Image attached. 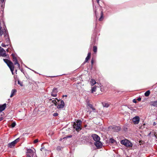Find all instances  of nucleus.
<instances>
[{
    "instance_id": "26",
    "label": "nucleus",
    "mask_w": 157,
    "mask_h": 157,
    "mask_svg": "<svg viewBox=\"0 0 157 157\" xmlns=\"http://www.w3.org/2000/svg\"><path fill=\"white\" fill-rule=\"evenodd\" d=\"M4 31H3L2 29V27L0 25V35L2 36L4 34Z\"/></svg>"
},
{
    "instance_id": "45",
    "label": "nucleus",
    "mask_w": 157,
    "mask_h": 157,
    "mask_svg": "<svg viewBox=\"0 0 157 157\" xmlns=\"http://www.w3.org/2000/svg\"><path fill=\"white\" fill-rule=\"evenodd\" d=\"M19 69L21 70V72H22L25 75V74L24 73V71L23 70V69L19 68Z\"/></svg>"
},
{
    "instance_id": "46",
    "label": "nucleus",
    "mask_w": 157,
    "mask_h": 157,
    "mask_svg": "<svg viewBox=\"0 0 157 157\" xmlns=\"http://www.w3.org/2000/svg\"><path fill=\"white\" fill-rule=\"evenodd\" d=\"M1 46L3 47H6V45L4 43H2L1 44Z\"/></svg>"
},
{
    "instance_id": "16",
    "label": "nucleus",
    "mask_w": 157,
    "mask_h": 157,
    "mask_svg": "<svg viewBox=\"0 0 157 157\" xmlns=\"http://www.w3.org/2000/svg\"><path fill=\"white\" fill-rule=\"evenodd\" d=\"M3 35L4 36V37L5 38L9 37V33L7 29H6V30H5V31H4Z\"/></svg>"
},
{
    "instance_id": "12",
    "label": "nucleus",
    "mask_w": 157,
    "mask_h": 157,
    "mask_svg": "<svg viewBox=\"0 0 157 157\" xmlns=\"http://www.w3.org/2000/svg\"><path fill=\"white\" fill-rule=\"evenodd\" d=\"M109 128L111 129L113 132H118V126L115 125L110 126H109Z\"/></svg>"
},
{
    "instance_id": "10",
    "label": "nucleus",
    "mask_w": 157,
    "mask_h": 157,
    "mask_svg": "<svg viewBox=\"0 0 157 157\" xmlns=\"http://www.w3.org/2000/svg\"><path fill=\"white\" fill-rule=\"evenodd\" d=\"M95 142L99 141L100 140V137L96 134H93L91 136Z\"/></svg>"
},
{
    "instance_id": "55",
    "label": "nucleus",
    "mask_w": 157,
    "mask_h": 157,
    "mask_svg": "<svg viewBox=\"0 0 157 157\" xmlns=\"http://www.w3.org/2000/svg\"><path fill=\"white\" fill-rule=\"evenodd\" d=\"M6 0H0V2H1L2 3H3V2H5V1Z\"/></svg>"
},
{
    "instance_id": "38",
    "label": "nucleus",
    "mask_w": 157,
    "mask_h": 157,
    "mask_svg": "<svg viewBox=\"0 0 157 157\" xmlns=\"http://www.w3.org/2000/svg\"><path fill=\"white\" fill-rule=\"evenodd\" d=\"M17 83L21 86H23L22 83L19 80H18Z\"/></svg>"
},
{
    "instance_id": "3",
    "label": "nucleus",
    "mask_w": 157,
    "mask_h": 157,
    "mask_svg": "<svg viewBox=\"0 0 157 157\" xmlns=\"http://www.w3.org/2000/svg\"><path fill=\"white\" fill-rule=\"evenodd\" d=\"M120 142L122 144L128 147H132L133 146L132 143L126 139L121 140Z\"/></svg>"
},
{
    "instance_id": "44",
    "label": "nucleus",
    "mask_w": 157,
    "mask_h": 157,
    "mask_svg": "<svg viewBox=\"0 0 157 157\" xmlns=\"http://www.w3.org/2000/svg\"><path fill=\"white\" fill-rule=\"evenodd\" d=\"M21 60V63L23 65H24L26 68H28L29 69H30L26 65H25L24 64L22 61V60Z\"/></svg>"
},
{
    "instance_id": "47",
    "label": "nucleus",
    "mask_w": 157,
    "mask_h": 157,
    "mask_svg": "<svg viewBox=\"0 0 157 157\" xmlns=\"http://www.w3.org/2000/svg\"><path fill=\"white\" fill-rule=\"evenodd\" d=\"M6 29H7L6 28V25H5L3 27V29H2L3 31H5V30H6Z\"/></svg>"
},
{
    "instance_id": "11",
    "label": "nucleus",
    "mask_w": 157,
    "mask_h": 157,
    "mask_svg": "<svg viewBox=\"0 0 157 157\" xmlns=\"http://www.w3.org/2000/svg\"><path fill=\"white\" fill-rule=\"evenodd\" d=\"M60 103L58 104L57 108L58 109H63L65 106V104L63 100H61L60 101Z\"/></svg>"
},
{
    "instance_id": "61",
    "label": "nucleus",
    "mask_w": 157,
    "mask_h": 157,
    "mask_svg": "<svg viewBox=\"0 0 157 157\" xmlns=\"http://www.w3.org/2000/svg\"><path fill=\"white\" fill-rule=\"evenodd\" d=\"M86 62H85V61L82 64L81 66H82V65H83L86 63Z\"/></svg>"
},
{
    "instance_id": "19",
    "label": "nucleus",
    "mask_w": 157,
    "mask_h": 157,
    "mask_svg": "<svg viewBox=\"0 0 157 157\" xmlns=\"http://www.w3.org/2000/svg\"><path fill=\"white\" fill-rule=\"evenodd\" d=\"M15 144L13 141L10 143L9 144H8V146L9 147L12 148L13 147H14L15 146Z\"/></svg>"
},
{
    "instance_id": "7",
    "label": "nucleus",
    "mask_w": 157,
    "mask_h": 157,
    "mask_svg": "<svg viewBox=\"0 0 157 157\" xmlns=\"http://www.w3.org/2000/svg\"><path fill=\"white\" fill-rule=\"evenodd\" d=\"M3 60L4 62L7 64V65L9 67L13 64V62L10 59H4Z\"/></svg>"
},
{
    "instance_id": "51",
    "label": "nucleus",
    "mask_w": 157,
    "mask_h": 157,
    "mask_svg": "<svg viewBox=\"0 0 157 157\" xmlns=\"http://www.w3.org/2000/svg\"><path fill=\"white\" fill-rule=\"evenodd\" d=\"M10 46L11 47V48H9L11 50V51H12L13 50V48L11 46V45H10Z\"/></svg>"
},
{
    "instance_id": "53",
    "label": "nucleus",
    "mask_w": 157,
    "mask_h": 157,
    "mask_svg": "<svg viewBox=\"0 0 157 157\" xmlns=\"http://www.w3.org/2000/svg\"><path fill=\"white\" fill-rule=\"evenodd\" d=\"M55 99H56V100H57L58 102H59V101H61V100H60V99H58L57 98H55Z\"/></svg>"
},
{
    "instance_id": "8",
    "label": "nucleus",
    "mask_w": 157,
    "mask_h": 157,
    "mask_svg": "<svg viewBox=\"0 0 157 157\" xmlns=\"http://www.w3.org/2000/svg\"><path fill=\"white\" fill-rule=\"evenodd\" d=\"M140 117L138 116H136L132 118V121L134 124H138L140 121Z\"/></svg>"
},
{
    "instance_id": "42",
    "label": "nucleus",
    "mask_w": 157,
    "mask_h": 157,
    "mask_svg": "<svg viewBox=\"0 0 157 157\" xmlns=\"http://www.w3.org/2000/svg\"><path fill=\"white\" fill-rule=\"evenodd\" d=\"M41 149H44L45 151H47V150L46 149H44V145H43V144H41Z\"/></svg>"
},
{
    "instance_id": "63",
    "label": "nucleus",
    "mask_w": 157,
    "mask_h": 157,
    "mask_svg": "<svg viewBox=\"0 0 157 157\" xmlns=\"http://www.w3.org/2000/svg\"><path fill=\"white\" fill-rule=\"evenodd\" d=\"M6 51L7 52H9V48H8L7 49H6Z\"/></svg>"
},
{
    "instance_id": "32",
    "label": "nucleus",
    "mask_w": 157,
    "mask_h": 157,
    "mask_svg": "<svg viewBox=\"0 0 157 157\" xmlns=\"http://www.w3.org/2000/svg\"><path fill=\"white\" fill-rule=\"evenodd\" d=\"M100 90L101 92L103 91L104 90V88L103 86L100 84Z\"/></svg>"
},
{
    "instance_id": "41",
    "label": "nucleus",
    "mask_w": 157,
    "mask_h": 157,
    "mask_svg": "<svg viewBox=\"0 0 157 157\" xmlns=\"http://www.w3.org/2000/svg\"><path fill=\"white\" fill-rule=\"evenodd\" d=\"M87 105L90 108H91L93 107V105L92 104L89 103L87 104Z\"/></svg>"
},
{
    "instance_id": "23",
    "label": "nucleus",
    "mask_w": 157,
    "mask_h": 157,
    "mask_svg": "<svg viewBox=\"0 0 157 157\" xmlns=\"http://www.w3.org/2000/svg\"><path fill=\"white\" fill-rule=\"evenodd\" d=\"M96 83V81L93 78L91 79V80L90 81V84L91 86H93Z\"/></svg>"
},
{
    "instance_id": "64",
    "label": "nucleus",
    "mask_w": 157,
    "mask_h": 157,
    "mask_svg": "<svg viewBox=\"0 0 157 157\" xmlns=\"http://www.w3.org/2000/svg\"><path fill=\"white\" fill-rule=\"evenodd\" d=\"M151 134V132H150V133L148 134V136H150Z\"/></svg>"
},
{
    "instance_id": "48",
    "label": "nucleus",
    "mask_w": 157,
    "mask_h": 157,
    "mask_svg": "<svg viewBox=\"0 0 157 157\" xmlns=\"http://www.w3.org/2000/svg\"><path fill=\"white\" fill-rule=\"evenodd\" d=\"M53 103L55 106H57V105H58L57 102L56 101H55Z\"/></svg>"
},
{
    "instance_id": "20",
    "label": "nucleus",
    "mask_w": 157,
    "mask_h": 157,
    "mask_svg": "<svg viewBox=\"0 0 157 157\" xmlns=\"http://www.w3.org/2000/svg\"><path fill=\"white\" fill-rule=\"evenodd\" d=\"M11 71V72L12 74L13 75H14L13 71L14 70L15 67L14 66V64L11 65V66L9 67Z\"/></svg>"
},
{
    "instance_id": "4",
    "label": "nucleus",
    "mask_w": 157,
    "mask_h": 157,
    "mask_svg": "<svg viewBox=\"0 0 157 157\" xmlns=\"http://www.w3.org/2000/svg\"><path fill=\"white\" fill-rule=\"evenodd\" d=\"M26 152V157H37L36 154L31 149H28Z\"/></svg>"
},
{
    "instance_id": "62",
    "label": "nucleus",
    "mask_w": 157,
    "mask_h": 157,
    "mask_svg": "<svg viewBox=\"0 0 157 157\" xmlns=\"http://www.w3.org/2000/svg\"><path fill=\"white\" fill-rule=\"evenodd\" d=\"M30 70H32V71H34L36 73H37V74L38 73L36 72V71H34L33 70H32L31 69H30Z\"/></svg>"
},
{
    "instance_id": "49",
    "label": "nucleus",
    "mask_w": 157,
    "mask_h": 157,
    "mask_svg": "<svg viewBox=\"0 0 157 157\" xmlns=\"http://www.w3.org/2000/svg\"><path fill=\"white\" fill-rule=\"evenodd\" d=\"M132 101L133 102H134V103H136L137 102V101H136V99H133V100Z\"/></svg>"
},
{
    "instance_id": "56",
    "label": "nucleus",
    "mask_w": 157,
    "mask_h": 157,
    "mask_svg": "<svg viewBox=\"0 0 157 157\" xmlns=\"http://www.w3.org/2000/svg\"><path fill=\"white\" fill-rule=\"evenodd\" d=\"M67 97V95H62V97L63 98H64V97Z\"/></svg>"
},
{
    "instance_id": "36",
    "label": "nucleus",
    "mask_w": 157,
    "mask_h": 157,
    "mask_svg": "<svg viewBox=\"0 0 157 157\" xmlns=\"http://www.w3.org/2000/svg\"><path fill=\"white\" fill-rule=\"evenodd\" d=\"M51 95L52 96L54 97H56L57 96V93H55L52 92H51Z\"/></svg>"
},
{
    "instance_id": "33",
    "label": "nucleus",
    "mask_w": 157,
    "mask_h": 157,
    "mask_svg": "<svg viewBox=\"0 0 157 157\" xmlns=\"http://www.w3.org/2000/svg\"><path fill=\"white\" fill-rule=\"evenodd\" d=\"M21 137V136L20 137H19L17 138L16 140H14L13 141L15 143V144H16L17 142H19L20 138Z\"/></svg>"
},
{
    "instance_id": "9",
    "label": "nucleus",
    "mask_w": 157,
    "mask_h": 157,
    "mask_svg": "<svg viewBox=\"0 0 157 157\" xmlns=\"http://www.w3.org/2000/svg\"><path fill=\"white\" fill-rule=\"evenodd\" d=\"M6 107V103L3 104H0V113H2L4 114V113L2 111L5 110Z\"/></svg>"
},
{
    "instance_id": "34",
    "label": "nucleus",
    "mask_w": 157,
    "mask_h": 157,
    "mask_svg": "<svg viewBox=\"0 0 157 157\" xmlns=\"http://www.w3.org/2000/svg\"><path fill=\"white\" fill-rule=\"evenodd\" d=\"M103 105L104 107H105L106 108L108 107L109 106V104L107 103H103Z\"/></svg>"
},
{
    "instance_id": "29",
    "label": "nucleus",
    "mask_w": 157,
    "mask_h": 157,
    "mask_svg": "<svg viewBox=\"0 0 157 157\" xmlns=\"http://www.w3.org/2000/svg\"><path fill=\"white\" fill-rule=\"evenodd\" d=\"M93 51L94 52L96 53L97 52V46H94L93 47Z\"/></svg>"
},
{
    "instance_id": "43",
    "label": "nucleus",
    "mask_w": 157,
    "mask_h": 157,
    "mask_svg": "<svg viewBox=\"0 0 157 157\" xmlns=\"http://www.w3.org/2000/svg\"><path fill=\"white\" fill-rule=\"evenodd\" d=\"M38 142V139H36L34 141V144H36Z\"/></svg>"
},
{
    "instance_id": "60",
    "label": "nucleus",
    "mask_w": 157,
    "mask_h": 157,
    "mask_svg": "<svg viewBox=\"0 0 157 157\" xmlns=\"http://www.w3.org/2000/svg\"><path fill=\"white\" fill-rule=\"evenodd\" d=\"M99 1H100V0H96L97 3L99 4V6H100L99 4Z\"/></svg>"
},
{
    "instance_id": "25",
    "label": "nucleus",
    "mask_w": 157,
    "mask_h": 157,
    "mask_svg": "<svg viewBox=\"0 0 157 157\" xmlns=\"http://www.w3.org/2000/svg\"><path fill=\"white\" fill-rule=\"evenodd\" d=\"M150 94V90H148L144 93V95L146 97H148Z\"/></svg>"
},
{
    "instance_id": "24",
    "label": "nucleus",
    "mask_w": 157,
    "mask_h": 157,
    "mask_svg": "<svg viewBox=\"0 0 157 157\" xmlns=\"http://www.w3.org/2000/svg\"><path fill=\"white\" fill-rule=\"evenodd\" d=\"M5 40L7 44H10L11 43L10 40V37L5 38Z\"/></svg>"
},
{
    "instance_id": "14",
    "label": "nucleus",
    "mask_w": 157,
    "mask_h": 157,
    "mask_svg": "<svg viewBox=\"0 0 157 157\" xmlns=\"http://www.w3.org/2000/svg\"><path fill=\"white\" fill-rule=\"evenodd\" d=\"M11 56L12 57V60L14 63H15L16 62H18L17 59L16 57L15 56L14 54L13 53H12L11 55Z\"/></svg>"
},
{
    "instance_id": "1",
    "label": "nucleus",
    "mask_w": 157,
    "mask_h": 157,
    "mask_svg": "<svg viewBox=\"0 0 157 157\" xmlns=\"http://www.w3.org/2000/svg\"><path fill=\"white\" fill-rule=\"evenodd\" d=\"M97 24L95 26L94 33L92 34L91 38V40L90 42L91 45H94L95 44H96L98 40V38L97 36V31L96 29V28Z\"/></svg>"
},
{
    "instance_id": "5",
    "label": "nucleus",
    "mask_w": 157,
    "mask_h": 157,
    "mask_svg": "<svg viewBox=\"0 0 157 157\" xmlns=\"http://www.w3.org/2000/svg\"><path fill=\"white\" fill-rule=\"evenodd\" d=\"M5 57L9 58L8 55H6L5 50L0 46V56Z\"/></svg>"
},
{
    "instance_id": "54",
    "label": "nucleus",
    "mask_w": 157,
    "mask_h": 157,
    "mask_svg": "<svg viewBox=\"0 0 157 157\" xmlns=\"http://www.w3.org/2000/svg\"><path fill=\"white\" fill-rule=\"evenodd\" d=\"M91 109L94 112V111L95 110V109L93 107Z\"/></svg>"
},
{
    "instance_id": "50",
    "label": "nucleus",
    "mask_w": 157,
    "mask_h": 157,
    "mask_svg": "<svg viewBox=\"0 0 157 157\" xmlns=\"http://www.w3.org/2000/svg\"><path fill=\"white\" fill-rule=\"evenodd\" d=\"M141 98L139 97L137 99V100H138L139 101H140L141 100Z\"/></svg>"
},
{
    "instance_id": "40",
    "label": "nucleus",
    "mask_w": 157,
    "mask_h": 157,
    "mask_svg": "<svg viewBox=\"0 0 157 157\" xmlns=\"http://www.w3.org/2000/svg\"><path fill=\"white\" fill-rule=\"evenodd\" d=\"M72 137V136L71 135L67 136L66 137H64L63 138V139L64 138H71Z\"/></svg>"
},
{
    "instance_id": "30",
    "label": "nucleus",
    "mask_w": 157,
    "mask_h": 157,
    "mask_svg": "<svg viewBox=\"0 0 157 157\" xmlns=\"http://www.w3.org/2000/svg\"><path fill=\"white\" fill-rule=\"evenodd\" d=\"M16 124L15 122H12L11 124V127L12 128H14L15 126L16 125Z\"/></svg>"
},
{
    "instance_id": "17",
    "label": "nucleus",
    "mask_w": 157,
    "mask_h": 157,
    "mask_svg": "<svg viewBox=\"0 0 157 157\" xmlns=\"http://www.w3.org/2000/svg\"><path fill=\"white\" fill-rule=\"evenodd\" d=\"M109 143L113 144H117V143L116 141L113 138H111L109 139Z\"/></svg>"
},
{
    "instance_id": "37",
    "label": "nucleus",
    "mask_w": 157,
    "mask_h": 157,
    "mask_svg": "<svg viewBox=\"0 0 157 157\" xmlns=\"http://www.w3.org/2000/svg\"><path fill=\"white\" fill-rule=\"evenodd\" d=\"M14 64L15 65L17 64L18 67V68H20V65L19 63H18V61L17 62H16L15 63H14Z\"/></svg>"
},
{
    "instance_id": "6",
    "label": "nucleus",
    "mask_w": 157,
    "mask_h": 157,
    "mask_svg": "<svg viewBox=\"0 0 157 157\" xmlns=\"http://www.w3.org/2000/svg\"><path fill=\"white\" fill-rule=\"evenodd\" d=\"M94 144L97 149H100L102 148L103 145L102 143L100 140L97 142H95Z\"/></svg>"
},
{
    "instance_id": "2",
    "label": "nucleus",
    "mask_w": 157,
    "mask_h": 157,
    "mask_svg": "<svg viewBox=\"0 0 157 157\" xmlns=\"http://www.w3.org/2000/svg\"><path fill=\"white\" fill-rule=\"evenodd\" d=\"M76 123L74 122L75 125L73 126V128L75 129L76 131L78 132L80 130L82 129L81 124L82 121L78 119L75 120Z\"/></svg>"
},
{
    "instance_id": "18",
    "label": "nucleus",
    "mask_w": 157,
    "mask_h": 157,
    "mask_svg": "<svg viewBox=\"0 0 157 157\" xmlns=\"http://www.w3.org/2000/svg\"><path fill=\"white\" fill-rule=\"evenodd\" d=\"M17 92V90L16 89H13L11 92V94H10V97L11 98L13 97L16 93V92Z\"/></svg>"
},
{
    "instance_id": "35",
    "label": "nucleus",
    "mask_w": 157,
    "mask_h": 157,
    "mask_svg": "<svg viewBox=\"0 0 157 157\" xmlns=\"http://www.w3.org/2000/svg\"><path fill=\"white\" fill-rule=\"evenodd\" d=\"M0 6L2 8H4L5 6V2H3V3L0 2Z\"/></svg>"
},
{
    "instance_id": "21",
    "label": "nucleus",
    "mask_w": 157,
    "mask_h": 157,
    "mask_svg": "<svg viewBox=\"0 0 157 157\" xmlns=\"http://www.w3.org/2000/svg\"><path fill=\"white\" fill-rule=\"evenodd\" d=\"M93 10L94 11V12L95 13V17L96 18V20H97L98 18V14L97 13L96 11V6H95V7H94V5H93Z\"/></svg>"
},
{
    "instance_id": "39",
    "label": "nucleus",
    "mask_w": 157,
    "mask_h": 157,
    "mask_svg": "<svg viewBox=\"0 0 157 157\" xmlns=\"http://www.w3.org/2000/svg\"><path fill=\"white\" fill-rule=\"evenodd\" d=\"M58 113H54L53 114V116L54 117H56L58 115Z\"/></svg>"
},
{
    "instance_id": "57",
    "label": "nucleus",
    "mask_w": 157,
    "mask_h": 157,
    "mask_svg": "<svg viewBox=\"0 0 157 157\" xmlns=\"http://www.w3.org/2000/svg\"><path fill=\"white\" fill-rule=\"evenodd\" d=\"M26 134H27V135H28V133H23V134H22V136H24Z\"/></svg>"
},
{
    "instance_id": "27",
    "label": "nucleus",
    "mask_w": 157,
    "mask_h": 157,
    "mask_svg": "<svg viewBox=\"0 0 157 157\" xmlns=\"http://www.w3.org/2000/svg\"><path fill=\"white\" fill-rule=\"evenodd\" d=\"M96 86H94L91 88V93H93L94 92H95L96 90Z\"/></svg>"
},
{
    "instance_id": "58",
    "label": "nucleus",
    "mask_w": 157,
    "mask_h": 157,
    "mask_svg": "<svg viewBox=\"0 0 157 157\" xmlns=\"http://www.w3.org/2000/svg\"><path fill=\"white\" fill-rule=\"evenodd\" d=\"M3 118L2 117H0V121H2L3 119Z\"/></svg>"
},
{
    "instance_id": "13",
    "label": "nucleus",
    "mask_w": 157,
    "mask_h": 157,
    "mask_svg": "<svg viewBox=\"0 0 157 157\" xmlns=\"http://www.w3.org/2000/svg\"><path fill=\"white\" fill-rule=\"evenodd\" d=\"M150 103V105L157 107V101H151Z\"/></svg>"
},
{
    "instance_id": "15",
    "label": "nucleus",
    "mask_w": 157,
    "mask_h": 157,
    "mask_svg": "<svg viewBox=\"0 0 157 157\" xmlns=\"http://www.w3.org/2000/svg\"><path fill=\"white\" fill-rule=\"evenodd\" d=\"M91 53L90 52H88L87 56L85 59V62H87L91 58Z\"/></svg>"
},
{
    "instance_id": "22",
    "label": "nucleus",
    "mask_w": 157,
    "mask_h": 157,
    "mask_svg": "<svg viewBox=\"0 0 157 157\" xmlns=\"http://www.w3.org/2000/svg\"><path fill=\"white\" fill-rule=\"evenodd\" d=\"M104 18V16H103V12L102 11H101V12L100 17L99 18L98 20L100 21H101L103 20Z\"/></svg>"
},
{
    "instance_id": "28",
    "label": "nucleus",
    "mask_w": 157,
    "mask_h": 157,
    "mask_svg": "<svg viewBox=\"0 0 157 157\" xmlns=\"http://www.w3.org/2000/svg\"><path fill=\"white\" fill-rule=\"evenodd\" d=\"M52 92L57 93L58 92V91L57 90V88H54L52 90Z\"/></svg>"
},
{
    "instance_id": "59",
    "label": "nucleus",
    "mask_w": 157,
    "mask_h": 157,
    "mask_svg": "<svg viewBox=\"0 0 157 157\" xmlns=\"http://www.w3.org/2000/svg\"><path fill=\"white\" fill-rule=\"evenodd\" d=\"M156 123L155 122H154L153 123V125L154 126H155V125H156Z\"/></svg>"
},
{
    "instance_id": "52",
    "label": "nucleus",
    "mask_w": 157,
    "mask_h": 157,
    "mask_svg": "<svg viewBox=\"0 0 157 157\" xmlns=\"http://www.w3.org/2000/svg\"><path fill=\"white\" fill-rule=\"evenodd\" d=\"M113 156L114 157H117L118 156V155H117V153H116V155L115 154H113Z\"/></svg>"
},
{
    "instance_id": "31",
    "label": "nucleus",
    "mask_w": 157,
    "mask_h": 157,
    "mask_svg": "<svg viewBox=\"0 0 157 157\" xmlns=\"http://www.w3.org/2000/svg\"><path fill=\"white\" fill-rule=\"evenodd\" d=\"M94 63V60L93 58H92L91 60V66H90V69H92L93 67V65Z\"/></svg>"
}]
</instances>
